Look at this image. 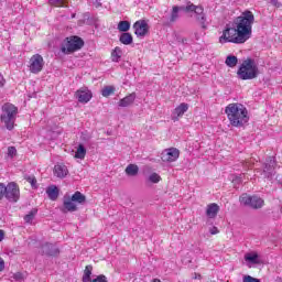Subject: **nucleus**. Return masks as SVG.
Returning <instances> with one entry per match:
<instances>
[{"label": "nucleus", "instance_id": "obj_48", "mask_svg": "<svg viewBox=\"0 0 282 282\" xmlns=\"http://www.w3.org/2000/svg\"><path fill=\"white\" fill-rule=\"evenodd\" d=\"M181 43H186V39H182V40H181Z\"/></svg>", "mask_w": 282, "mask_h": 282}, {"label": "nucleus", "instance_id": "obj_41", "mask_svg": "<svg viewBox=\"0 0 282 282\" xmlns=\"http://www.w3.org/2000/svg\"><path fill=\"white\" fill-rule=\"evenodd\" d=\"M14 279H15V281H23V274H21V273H15V274H14Z\"/></svg>", "mask_w": 282, "mask_h": 282}, {"label": "nucleus", "instance_id": "obj_11", "mask_svg": "<svg viewBox=\"0 0 282 282\" xmlns=\"http://www.w3.org/2000/svg\"><path fill=\"white\" fill-rule=\"evenodd\" d=\"M274 169H276V161L274 158L270 156L263 167V174L268 180H272V177H274Z\"/></svg>", "mask_w": 282, "mask_h": 282}, {"label": "nucleus", "instance_id": "obj_35", "mask_svg": "<svg viewBox=\"0 0 282 282\" xmlns=\"http://www.w3.org/2000/svg\"><path fill=\"white\" fill-rule=\"evenodd\" d=\"M149 182H152V184H158L162 182V176H160V174L154 172L149 176Z\"/></svg>", "mask_w": 282, "mask_h": 282}, {"label": "nucleus", "instance_id": "obj_29", "mask_svg": "<svg viewBox=\"0 0 282 282\" xmlns=\"http://www.w3.org/2000/svg\"><path fill=\"white\" fill-rule=\"evenodd\" d=\"M117 29L119 30V32L127 33L129 32V30H131V23L129 21H120Z\"/></svg>", "mask_w": 282, "mask_h": 282}, {"label": "nucleus", "instance_id": "obj_24", "mask_svg": "<svg viewBox=\"0 0 282 282\" xmlns=\"http://www.w3.org/2000/svg\"><path fill=\"white\" fill-rule=\"evenodd\" d=\"M140 171V167H138V165L135 164H129L126 167V174H128L129 177H135V175H138Z\"/></svg>", "mask_w": 282, "mask_h": 282}, {"label": "nucleus", "instance_id": "obj_27", "mask_svg": "<svg viewBox=\"0 0 282 282\" xmlns=\"http://www.w3.org/2000/svg\"><path fill=\"white\" fill-rule=\"evenodd\" d=\"M122 58V48L120 46L115 47V50L111 52V61L113 63H118Z\"/></svg>", "mask_w": 282, "mask_h": 282}, {"label": "nucleus", "instance_id": "obj_8", "mask_svg": "<svg viewBox=\"0 0 282 282\" xmlns=\"http://www.w3.org/2000/svg\"><path fill=\"white\" fill-rule=\"evenodd\" d=\"M44 65L45 61L40 54L33 55L29 61V69L31 74H41V72H43Z\"/></svg>", "mask_w": 282, "mask_h": 282}, {"label": "nucleus", "instance_id": "obj_46", "mask_svg": "<svg viewBox=\"0 0 282 282\" xmlns=\"http://www.w3.org/2000/svg\"><path fill=\"white\" fill-rule=\"evenodd\" d=\"M180 10H186V7H178V11Z\"/></svg>", "mask_w": 282, "mask_h": 282}, {"label": "nucleus", "instance_id": "obj_7", "mask_svg": "<svg viewBox=\"0 0 282 282\" xmlns=\"http://www.w3.org/2000/svg\"><path fill=\"white\" fill-rule=\"evenodd\" d=\"M239 202L242 204V206H249V208H253L254 210L263 208V205L265 204L263 198L257 195L250 196L248 194H242L239 198Z\"/></svg>", "mask_w": 282, "mask_h": 282}, {"label": "nucleus", "instance_id": "obj_12", "mask_svg": "<svg viewBox=\"0 0 282 282\" xmlns=\"http://www.w3.org/2000/svg\"><path fill=\"white\" fill-rule=\"evenodd\" d=\"M78 102L87 104L91 100V90L87 87H83L75 93Z\"/></svg>", "mask_w": 282, "mask_h": 282}, {"label": "nucleus", "instance_id": "obj_30", "mask_svg": "<svg viewBox=\"0 0 282 282\" xmlns=\"http://www.w3.org/2000/svg\"><path fill=\"white\" fill-rule=\"evenodd\" d=\"M225 63L227 67H237V63H239V59L235 55H229L227 56Z\"/></svg>", "mask_w": 282, "mask_h": 282}, {"label": "nucleus", "instance_id": "obj_5", "mask_svg": "<svg viewBox=\"0 0 282 282\" xmlns=\"http://www.w3.org/2000/svg\"><path fill=\"white\" fill-rule=\"evenodd\" d=\"M3 197H6L8 202H19L21 197L19 185L14 182L9 183L7 186L6 184L0 183V203L3 200Z\"/></svg>", "mask_w": 282, "mask_h": 282}, {"label": "nucleus", "instance_id": "obj_43", "mask_svg": "<svg viewBox=\"0 0 282 282\" xmlns=\"http://www.w3.org/2000/svg\"><path fill=\"white\" fill-rule=\"evenodd\" d=\"M3 85H6V78L0 74V87H3Z\"/></svg>", "mask_w": 282, "mask_h": 282}, {"label": "nucleus", "instance_id": "obj_4", "mask_svg": "<svg viewBox=\"0 0 282 282\" xmlns=\"http://www.w3.org/2000/svg\"><path fill=\"white\" fill-rule=\"evenodd\" d=\"M237 76L240 80H254L259 76V66L253 59L248 58L238 68Z\"/></svg>", "mask_w": 282, "mask_h": 282}, {"label": "nucleus", "instance_id": "obj_22", "mask_svg": "<svg viewBox=\"0 0 282 282\" xmlns=\"http://www.w3.org/2000/svg\"><path fill=\"white\" fill-rule=\"evenodd\" d=\"M245 261L257 265L259 264V254L257 252H248L245 254Z\"/></svg>", "mask_w": 282, "mask_h": 282}, {"label": "nucleus", "instance_id": "obj_31", "mask_svg": "<svg viewBox=\"0 0 282 282\" xmlns=\"http://www.w3.org/2000/svg\"><path fill=\"white\" fill-rule=\"evenodd\" d=\"M177 19H180V7L174 6L172 8V13H171L170 21H171V23H175V21H177Z\"/></svg>", "mask_w": 282, "mask_h": 282}, {"label": "nucleus", "instance_id": "obj_39", "mask_svg": "<svg viewBox=\"0 0 282 282\" xmlns=\"http://www.w3.org/2000/svg\"><path fill=\"white\" fill-rule=\"evenodd\" d=\"M91 282H109V281H107L106 275L100 274L96 279L91 280Z\"/></svg>", "mask_w": 282, "mask_h": 282}, {"label": "nucleus", "instance_id": "obj_33", "mask_svg": "<svg viewBox=\"0 0 282 282\" xmlns=\"http://www.w3.org/2000/svg\"><path fill=\"white\" fill-rule=\"evenodd\" d=\"M115 91H116V87L105 86L101 90V96H104V98H109V96H111V94H113Z\"/></svg>", "mask_w": 282, "mask_h": 282}, {"label": "nucleus", "instance_id": "obj_17", "mask_svg": "<svg viewBox=\"0 0 282 282\" xmlns=\"http://www.w3.org/2000/svg\"><path fill=\"white\" fill-rule=\"evenodd\" d=\"M135 93L129 94L128 96L118 101V107H131V105L135 102Z\"/></svg>", "mask_w": 282, "mask_h": 282}, {"label": "nucleus", "instance_id": "obj_32", "mask_svg": "<svg viewBox=\"0 0 282 282\" xmlns=\"http://www.w3.org/2000/svg\"><path fill=\"white\" fill-rule=\"evenodd\" d=\"M48 3L54 8H67V0H48Z\"/></svg>", "mask_w": 282, "mask_h": 282}, {"label": "nucleus", "instance_id": "obj_10", "mask_svg": "<svg viewBox=\"0 0 282 282\" xmlns=\"http://www.w3.org/2000/svg\"><path fill=\"white\" fill-rule=\"evenodd\" d=\"M180 158V150L177 148H170L161 153L162 162H175Z\"/></svg>", "mask_w": 282, "mask_h": 282}, {"label": "nucleus", "instance_id": "obj_40", "mask_svg": "<svg viewBox=\"0 0 282 282\" xmlns=\"http://www.w3.org/2000/svg\"><path fill=\"white\" fill-rule=\"evenodd\" d=\"M4 269H6V261H3L2 258H0V272H3Z\"/></svg>", "mask_w": 282, "mask_h": 282}, {"label": "nucleus", "instance_id": "obj_37", "mask_svg": "<svg viewBox=\"0 0 282 282\" xmlns=\"http://www.w3.org/2000/svg\"><path fill=\"white\" fill-rule=\"evenodd\" d=\"M242 282H261V280L252 278L251 275H243Z\"/></svg>", "mask_w": 282, "mask_h": 282}, {"label": "nucleus", "instance_id": "obj_34", "mask_svg": "<svg viewBox=\"0 0 282 282\" xmlns=\"http://www.w3.org/2000/svg\"><path fill=\"white\" fill-rule=\"evenodd\" d=\"M24 180L31 184L32 188H39L35 175H25Z\"/></svg>", "mask_w": 282, "mask_h": 282}, {"label": "nucleus", "instance_id": "obj_2", "mask_svg": "<svg viewBox=\"0 0 282 282\" xmlns=\"http://www.w3.org/2000/svg\"><path fill=\"white\" fill-rule=\"evenodd\" d=\"M225 113H227L231 127H243L250 120L248 109L241 104H229L225 108Z\"/></svg>", "mask_w": 282, "mask_h": 282}, {"label": "nucleus", "instance_id": "obj_21", "mask_svg": "<svg viewBox=\"0 0 282 282\" xmlns=\"http://www.w3.org/2000/svg\"><path fill=\"white\" fill-rule=\"evenodd\" d=\"M64 208L65 210H68V213H76V210H78L76 203H74L72 198L64 199Z\"/></svg>", "mask_w": 282, "mask_h": 282}, {"label": "nucleus", "instance_id": "obj_6", "mask_svg": "<svg viewBox=\"0 0 282 282\" xmlns=\"http://www.w3.org/2000/svg\"><path fill=\"white\" fill-rule=\"evenodd\" d=\"M84 45H85V41H83V39L76 35H73L64 40L61 50L63 54H74V52H78V50H83Z\"/></svg>", "mask_w": 282, "mask_h": 282}, {"label": "nucleus", "instance_id": "obj_1", "mask_svg": "<svg viewBox=\"0 0 282 282\" xmlns=\"http://www.w3.org/2000/svg\"><path fill=\"white\" fill-rule=\"evenodd\" d=\"M254 24V13L243 11L239 17L234 19L231 24H227L219 37V43H236L241 45L252 36V25Z\"/></svg>", "mask_w": 282, "mask_h": 282}, {"label": "nucleus", "instance_id": "obj_38", "mask_svg": "<svg viewBox=\"0 0 282 282\" xmlns=\"http://www.w3.org/2000/svg\"><path fill=\"white\" fill-rule=\"evenodd\" d=\"M8 155H9V158H14V155H17V148L9 147L8 148Z\"/></svg>", "mask_w": 282, "mask_h": 282}, {"label": "nucleus", "instance_id": "obj_3", "mask_svg": "<svg viewBox=\"0 0 282 282\" xmlns=\"http://www.w3.org/2000/svg\"><path fill=\"white\" fill-rule=\"evenodd\" d=\"M18 115L19 108H17V106L10 102L2 105L0 120L4 124L6 129H8V131H12L14 129Z\"/></svg>", "mask_w": 282, "mask_h": 282}, {"label": "nucleus", "instance_id": "obj_26", "mask_svg": "<svg viewBox=\"0 0 282 282\" xmlns=\"http://www.w3.org/2000/svg\"><path fill=\"white\" fill-rule=\"evenodd\" d=\"M85 155H87V149L85 148V145L79 144L75 152V158L77 160H85Z\"/></svg>", "mask_w": 282, "mask_h": 282}, {"label": "nucleus", "instance_id": "obj_14", "mask_svg": "<svg viewBox=\"0 0 282 282\" xmlns=\"http://www.w3.org/2000/svg\"><path fill=\"white\" fill-rule=\"evenodd\" d=\"M61 251L56 248V246L52 243H45L42 246V253L46 254L47 257H58Z\"/></svg>", "mask_w": 282, "mask_h": 282}, {"label": "nucleus", "instance_id": "obj_13", "mask_svg": "<svg viewBox=\"0 0 282 282\" xmlns=\"http://www.w3.org/2000/svg\"><path fill=\"white\" fill-rule=\"evenodd\" d=\"M186 111H188V104L182 102L173 110L172 120L174 122H177V120H180V118H182V116H184Z\"/></svg>", "mask_w": 282, "mask_h": 282}, {"label": "nucleus", "instance_id": "obj_9", "mask_svg": "<svg viewBox=\"0 0 282 282\" xmlns=\"http://www.w3.org/2000/svg\"><path fill=\"white\" fill-rule=\"evenodd\" d=\"M133 30L135 36L144 39V36L149 34V23H147L145 20H139L133 24Z\"/></svg>", "mask_w": 282, "mask_h": 282}, {"label": "nucleus", "instance_id": "obj_18", "mask_svg": "<svg viewBox=\"0 0 282 282\" xmlns=\"http://www.w3.org/2000/svg\"><path fill=\"white\" fill-rule=\"evenodd\" d=\"M218 214L219 205H217V203H212L207 205L206 216L208 217V219H215V217H217Z\"/></svg>", "mask_w": 282, "mask_h": 282}, {"label": "nucleus", "instance_id": "obj_25", "mask_svg": "<svg viewBox=\"0 0 282 282\" xmlns=\"http://www.w3.org/2000/svg\"><path fill=\"white\" fill-rule=\"evenodd\" d=\"M91 272H94V267L91 264L86 265L82 281L91 282Z\"/></svg>", "mask_w": 282, "mask_h": 282}, {"label": "nucleus", "instance_id": "obj_19", "mask_svg": "<svg viewBox=\"0 0 282 282\" xmlns=\"http://www.w3.org/2000/svg\"><path fill=\"white\" fill-rule=\"evenodd\" d=\"M46 195H48V199L56 202L58 199V187L52 185L46 188Z\"/></svg>", "mask_w": 282, "mask_h": 282}, {"label": "nucleus", "instance_id": "obj_36", "mask_svg": "<svg viewBox=\"0 0 282 282\" xmlns=\"http://www.w3.org/2000/svg\"><path fill=\"white\" fill-rule=\"evenodd\" d=\"M203 7L200 6H195L193 3H188L186 7H185V12H194L195 14L197 13V10L202 9Z\"/></svg>", "mask_w": 282, "mask_h": 282}, {"label": "nucleus", "instance_id": "obj_44", "mask_svg": "<svg viewBox=\"0 0 282 282\" xmlns=\"http://www.w3.org/2000/svg\"><path fill=\"white\" fill-rule=\"evenodd\" d=\"M3 239H6V231L0 229V241H2Z\"/></svg>", "mask_w": 282, "mask_h": 282}, {"label": "nucleus", "instance_id": "obj_42", "mask_svg": "<svg viewBox=\"0 0 282 282\" xmlns=\"http://www.w3.org/2000/svg\"><path fill=\"white\" fill-rule=\"evenodd\" d=\"M210 235H218L219 232V229L217 227H213L210 230H209Z\"/></svg>", "mask_w": 282, "mask_h": 282}, {"label": "nucleus", "instance_id": "obj_45", "mask_svg": "<svg viewBox=\"0 0 282 282\" xmlns=\"http://www.w3.org/2000/svg\"><path fill=\"white\" fill-rule=\"evenodd\" d=\"M271 3H272V6H276V3H279V1H276V0H271Z\"/></svg>", "mask_w": 282, "mask_h": 282}, {"label": "nucleus", "instance_id": "obj_16", "mask_svg": "<svg viewBox=\"0 0 282 282\" xmlns=\"http://www.w3.org/2000/svg\"><path fill=\"white\" fill-rule=\"evenodd\" d=\"M195 19L203 30H206V28H208V24L206 23V13H204V7L202 9H197L195 13Z\"/></svg>", "mask_w": 282, "mask_h": 282}, {"label": "nucleus", "instance_id": "obj_28", "mask_svg": "<svg viewBox=\"0 0 282 282\" xmlns=\"http://www.w3.org/2000/svg\"><path fill=\"white\" fill-rule=\"evenodd\" d=\"M37 213H39V209H36V208H33L32 210H30L29 214H26L24 216L25 224H32V221H34V218L36 217Z\"/></svg>", "mask_w": 282, "mask_h": 282}, {"label": "nucleus", "instance_id": "obj_15", "mask_svg": "<svg viewBox=\"0 0 282 282\" xmlns=\"http://www.w3.org/2000/svg\"><path fill=\"white\" fill-rule=\"evenodd\" d=\"M53 173L55 177H59L61 180H64L66 175H69V170L66 167L65 164H57L54 166Z\"/></svg>", "mask_w": 282, "mask_h": 282}, {"label": "nucleus", "instance_id": "obj_20", "mask_svg": "<svg viewBox=\"0 0 282 282\" xmlns=\"http://www.w3.org/2000/svg\"><path fill=\"white\" fill-rule=\"evenodd\" d=\"M70 199L75 204H85V202H87V197L83 193H80L79 191L75 192L72 195Z\"/></svg>", "mask_w": 282, "mask_h": 282}, {"label": "nucleus", "instance_id": "obj_23", "mask_svg": "<svg viewBox=\"0 0 282 282\" xmlns=\"http://www.w3.org/2000/svg\"><path fill=\"white\" fill-rule=\"evenodd\" d=\"M119 41L123 45H131V43H133V35H131L129 32L122 33L119 37Z\"/></svg>", "mask_w": 282, "mask_h": 282}, {"label": "nucleus", "instance_id": "obj_47", "mask_svg": "<svg viewBox=\"0 0 282 282\" xmlns=\"http://www.w3.org/2000/svg\"><path fill=\"white\" fill-rule=\"evenodd\" d=\"M153 282H162L160 279H154Z\"/></svg>", "mask_w": 282, "mask_h": 282}]
</instances>
